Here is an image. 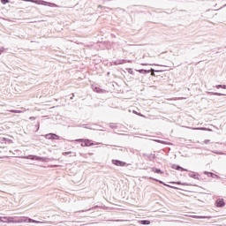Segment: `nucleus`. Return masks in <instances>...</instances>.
<instances>
[{"label":"nucleus","mask_w":226,"mask_h":226,"mask_svg":"<svg viewBox=\"0 0 226 226\" xmlns=\"http://www.w3.org/2000/svg\"><path fill=\"white\" fill-rule=\"evenodd\" d=\"M25 3H34V4H41L42 6H49V8H57V4L49 3L45 0H24Z\"/></svg>","instance_id":"nucleus-1"},{"label":"nucleus","mask_w":226,"mask_h":226,"mask_svg":"<svg viewBox=\"0 0 226 226\" xmlns=\"http://www.w3.org/2000/svg\"><path fill=\"white\" fill-rule=\"evenodd\" d=\"M136 72H139V73H141L142 75H147V73H151L152 77H158L156 73H162L163 71L154 70L151 68L150 70L139 69V70H136Z\"/></svg>","instance_id":"nucleus-2"},{"label":"nucleus","mask_w":226,"mask_h":226,"mask_svg":"<svg viewBox=\"0 0 226 226\" xmlns=\"http://www.w3.org/2000/svg\"><path fill=\"white\" fill-rule=\"evenodd\" d=\"M12 223H40V221H36L29 217H22L18 221L12 222Z\"/></svg>","instance_id":"nucleus-3"},{"label":"nucleus","mask_w":226,"mask_h":226,"mask_svg":"<svg viewBox=\"0 0 226 226\" xmlns=\"http://www.w3.org/2000/svg\"><path fill=\"white\" fill-rule=\"evenodd\" d=\"M26 160H35L36 162H50V159H49L48 157H41V156H38V155H27L25 157Z\"/></svg>","instance_id":"nucleus-4"},{"label":"nucleus","mask_w":226,"mask_h":226,"mask_svg":"<svg viewBox=\"0 0 226 226\" xmlns=\"http://www.w3.org/2000/svg\"><path fill=\"white\" fill-rule=\"evenodd\" d=\"M76 142H81L82 147H89L90 146H94L93 141L90 139H76Z\"/></svg>","instance_id":"nucleus-5"},{"label":"nucleus","mask_w":226,"mask_h":226,"mask_svg":"<svg viewBox=\"0 0 226 226\" xmlns=\"http://www.w3.org/2000/svg\"><path fill=\"white\" fill-rule=\"evenodd\" d=\"M148 179L153 180V181H155L156 183H160V185H163V186H168V188H173L174 190H177V187L172 186V185H169L165 184V182H163V181H162V180H159V179H157V178L149 177Z\"/></svg>","instance_id":"nucleus-6"},{"label":"nucleus","mask_w":226,"mask_h":226,"mask_svg":"<svg viewBox=\"0 0 226 226\" xmlns=\"http://www.w3.org/2000/svg\"><path fill=\"white\" fill-rule=\"evenodd\" d=\"M113 165H117V167H126V162L120 160H112Z\"/></svg>","instance_id":"nucleus-7"},{"label":"nucleus","mask_w":226,"mask_h":226,"mask_svg":"<svg viewBox=\"0 0 226 226\" xmlns=\"http://www.w3.org/2000/svg\"><path fill=\"white\" fill-rule=\"evenodd\" d=\"M171 169H174L175 170H180L181 172H188L187 169H185L177 164H173Z\"/></svg>","instance_id":"nucleus-8"},{"label":"nucleus","mask_w":226,"mask_h":226,"mask_svg":"<svg viewBox=\"0 0 226 226\" xmlns=\"http://www.w3.org/2000/svg\"><path fill=\"white\" fill-rule=\"evenodd\" d=\"M189 177H192V179H198V181H200V175L196 172H191L188 174Z\"/></svg>","instance_id":"nucleus-9"},{"label":"nucleus","mask_w":226,"mask_h":226,"mask_svg":"<svg viewBox=\"0 0 226 226\" xmlns=\"http://www.w3.org/2000/svg\"><path fill=\"white\" fill-rule=\"evenodd\" d=\"M215 205L217 207H224L225 206V200L223 199H218L215 201Z\"/></svg>","instance_id":"nucleus-10"},{"label":"nucleus","mask_w":226,"mask_h":226,"mask_svg":"<svg viewBox=\"0 0 226 226\" xmlns=\"http://www.w3.org/2000/svg\"><path fill=\"white\" fill-rule=\"evenodd\" d=\"M92 89L93 91H94L95 93H105V90L100 88V87H98V85H92Z\"/></svg>","instance_id":"nucleus-11"},{"label":"nucleus","mask_w":226,"mask_h":226,"mask_svg":"<svg viewBox=\"0 0 226 226\" xmlns=\"http://www.w3.org/2000/svg\"><path fill=\"white\" fill-rule=\"evenodd\" d=\"M12 217H0V222H4V223H11Z\"/></svg>","instance_id":"nucleus-12"},{"label":"nucleus","mask_w":226,"mask_h":226,"mask_svg":"<svg viewBox=\"0 0 226 226\" xmlns=\"http://www.w3.org/2000/svg\"><path fill=\"white\" fill-rule=\"evenodd\" d=\"M209 96H225L224 94L218 92H208Z\"/></svg>","instance_id":"nucleus-13"},{"label":"nucleus","mask_w":226,"mask_h":226,"mask_svg":"<svg viewBox=\"0 0 226 226\" xmlns=\"http://www.w3.org/2000/svg\"><path fill=\"white\" fill-rule=\"evenodd\" d=\"M192 218H196L197 220H204V219H210L211 216H206V215H193Z\"/></svg>","instance_id":"nucleus-14"},{"label":"nucleus","mask_w":226,"mask_h":226,"mask_svg":"<svg viewBox=\"0 0 226 226\" xmlns=\"http://www.w3.org/2000/svg\"><path fill=\"white\" fill-rule=\"evenodd\" d=\"M205 176H207L208 177H218V175L209 172V171H204Z\"/></svg>","instance_id":"nucleus-15"},{"label":"nucleus","mask_w":226,"mask_h":226,"mask_svg":"<svg viewBox=\"0 0 226 226\" xmlns=\"http://www.w3.org/2000/svg\"><path fill=\"white\" fill-rule=\"evenodd\" d=\"M139 223H140V225H151V221H149V220H141V221H139Z\"/></svg>","instance_id":"nucleus-16"},{"label":"nucleus","mask_w":226,"mask_h":226,"mask_svg":"<svg viewBox=\"0 0 226 226\" xmlns=\"http://www.w3.org/2000/svg\"><path fill=\"white\" fill-rule=\"evenodd\" d=\"M152 172H154L155 174H163V171L158 168H152Z\"/></svg>","instance_id":"nucleus-17"},{"label":"nucleus","mask_w":226,"mask_h":226,"mask_svg":"<svg viewBox=\"0 0 226 226\" xmlns=\"http://www.w3.org/2000/svg\"><path fill=\"white\" fill-rule=\"evenodd\" d=\"M102 128V125H98L96 124H91V129L90 130H100Z\"/></svg>","instance_id":"nucleus-18"},{"label":"nucleus","mask_w":226,"mask_h":226,"mask_svg":"<svg viewBox=\"0 0 226 226\" xmlns=\"http://www.w3.org/2000/svg\"><path fill=\"white\" fill-rule=\"evenodd\" d=\"M44 137L48 139V140H54V133H48Z\"/></svg>","instance_id":"nucleus-19"},{"label":"nucleus","mask_w":226,"mask_h":226,"mask_svg":"<svg viewBox=\"0 0 226 226\" xmlns=\"http://www.w3.org/2000/svg\"><path fill=\"white\" fill-rule=\"evenodd\" d=\"M1 142H7V144H13V140L8 139V138H2Z\"/></svg>","instance_id":"nucleus-20"},{"label":"nucleus","mask_w":226,"mask_h":226,"mask_svg":"<svg viewBox=\"0 0 226 226\" xmlns=\"http://www.w3.org/2000/svg\"><path fill=\"white\" fill-rule=\"evenodd\" d=\"M171 185H184V186H192V185L188 184V183H181V182H170Z\"/></svg>","instance_id":"nucleus-21"},{"label":"nucleus","mask_w":226,"mask_h":226,"mask_svg":"<svg viewBox=\"0 0 226 226\" xmlns=\"http://www.w3.org/2000/svg\"><path fill=\"white\" fill-rule=\"evenodd\" d=\"M147 157L148 158V160L150 162H153V160H154L156 158V154H147Z\"/></svg>","instance_id":"nucleus-22"},{"label":"nucleus","mask_w":226,"mask_h":226,"mask_svg":"<svg viewBox=\"0 0 226 226\" xmlns=\"http://www.w3.org/2000/svg\"><path fill=\"white\" fill-rule=\"evenodd\" d=\"M92 124H83L81 126L82 128H86L87 130H91Z\"/></svg>","instance_id":"nucleus-23"},{"label":"nucleus","mask_w":226,"mask_h":226,"mask_svg":"<svg viewBox=\"0 0 226 226\" xmlns=\"http://www.w3.org/2000/svg\"><path fill=\"white\" fill-rule=\"evenodd\" d=\"M194 130H201L202 132H209V129L207 127H196Z\"/></svg>","instance_id":"nucleus-24"},{"label":"nucleus","mask_w":226,"mask_h":226,"mask_svg":"<svg viewBox=\"0 0 226 226\" xmlns=\"http://www.w3.org/2000/svg\"><path fill=\"white\" fill-rule=\"evenodd\" d=\"M53 140H61V136L53 133Z\"/></svg>","instance_id":"nucleus-25"},{"label":"nucleus","mask_w":226,"mask_h":226,"mask_svg":"<svg viewBox=\"0 0 226 226\" xmlns=\"http://www.w3.org/2000/svg\"><path fill=\"white\" fill-rule=\"evenodd\" d=\"M126 63H132V60L120 59V64H124Z\"/></svg>","instance_id":"nucleus-26"},{"label":"nucleus","mask_w":226,"mask_h":226,"mask_svg":"<svg viewBox=\"0 0 226 226\" xmlns=\"http://www.w3.org/2000/svg\"><path fill=\"white\" fill-rule=\"evenodd\" d=\"M215 87L216 89H226V85H217Z\"/></svg>","instance_id":"nucleus-27"},{"label":"nucleus","mask_w":226,"mask_h":226,"mask_svg":"<svg viewBox=\"0 0 226 226\" xmlns=\"http://www.w3.org/2000/svg\"><path fill=\"white\" fill-rule=\"evenodd\" d=\"M113 64L115 66H119V64H121V60L119 59V60H117V61H113Z\"/></svg>","instance_id":"nucleus-28"},{"label":"nucleus","mask_w":226,"mask_h":226,"mask_svg":"<svg viewBox=\"0 0 226 226\" xmlns=\"http://www.w3.org/2000/svg\"><path fill=\"white\" fill-rule=\"evenodd\" d=\"M127 72H128V73H130V75H134L133 69L129 68V69H127Z\"/></svg>","instance_id":"nucleus-29"},{"label":"nucleus","mask_w":226,"mask_h":226,"mask_svg":"<svg viewBox=\"0 0 226 226\" xmlns=\"http://www.w3.org/2000/svg\"><path fill=\"white\" fill-rule=\"evenodd\" d=\"M2 4H8L10 3V0H0Z\"/></svg>","instance_id":"nucleus-30"},{"label":"nucleus","mask_w":226,"mask_h":226,"mask_svg":"<svg viewBox=\"0 0 226 226\" xmlns=\"http://www.w3.org/2000/svg\"><path fill=\"white\" fill-rule=\"evenodd\" d=\"M63 154L64 156H68V154H72V152H64Z\"/></svg>","instance_id":"nucleus-31"},{"label":"nucleus","mask_w":226,"mask_h":226,"mask_svg":"<svg viewBox=\"0 0 226 226\" xmlns=\"http://www.w3.org/2000/svg\"><path fill=\"white\" fill-rule=\"evenodd\" d=\"M157 142H159V144H167V142L166 141H163V140H157Z\"/></svg>","instance_id":"nucleus-32"},{"label":"nucleus","mask_w":226,"mask_h":226,"mask_svg":"<svg viewBox=\"0 0 226 226\" xmlns=\"http://www.w3.org/2000/svg\"><path fill=\"white\" fill-rule=\"evenodd\" d=\"M98 8H102V10H105L107 7H103L102 5L99 4Z\"/></svg>","instance_id":"nucleus-33"},{"label":"nucleus","mask_w":226,"mask_h":226,"mask_svg":"<svg viewBox=\"0 0 226 226\" xmlns=\"http://www.w3.org/2000/svg\"><path fill=\"white\" fill-rule=\"evenodd\" d=\"M204 142H205V144H208L210 142V140L209 139H206Z\"/></svg>","instance_id":"nucleus-34"},{"label":"nucleus","mask_w":226,"mask_h":226,"mask_svg":"<svg viewBox=\"0 0 226 226\" xmlns=\"http://www.w3.org/2000/svg\"><path fill=\"white\" fill-rule=\"evenodd\" d=\"M40 130V123L37 124V131Z\"/></svg>","instance_id":"nucleus-35"},{"label":"nucleus","mask_w":226,"mask_h":226,"mask_svg":"<svg viewBox=\"0 0 226 226\" xmlns=\"http://www.w3.org/2000/svg\"><path fill=\"white\" fill-rule=\"evenodd\" d=\"M110 1H113V0H103L104 3H109Z\"/></svg>","instance_id":"nucleus-36"},{"label":"nucleus","mask_w":226,"mask_h":226,"mask_svg":"<svg viewBox=\"0 0 226 226\" xmlns=\"http://www.w3.org/2000/svg\"><path fill=\"white\" fill-rule=\"evenodd\" d=\"M74 96H75V94H72V96L70 98V100H73Z\"/></svg>","instance_id":"nucleus-37"},{"label":"nucleus","mask_w":226,"mask_h":226,"mask_svg":"<svg viewBox=\"0 0 226 226\" xmlns=\"http://www.w3.org/2000/svg\"><path fill=\"white\" fill-rule=\"evenodd\" d=\"M216 154H222V152H215Z\"/></svg>","instance_id":"nucleus-38"},{"label":"nucleus","mask_w":226,"mask_h":226,"mask_svg":"<svg viewBox=\"0 0 226 226\" xmlns=\"http://www.w3.org/2000/svg\"><path fill=\"white\" fill-rule=\"evenodd\" d=\"M110 128L114 129V128H116V126H114V125H110Z\"/></svg>","instance_id":"nucleus-39"},{"label":"nucleus","mask_w":226,"mask_h":226,"mask_svg":"<svg viewBox=\"0 0 226 226\" xmlns=\"http://www.w3.org/2000/svg\"><path fill=\"white\" fill-rule=\"evenodd\" d=\"M155 75H156L155 77H160V74H158V73H157V74H155Z\"/></svg>","instance_id":"nucleus-40"},{"label":"nucleus","mask_w":226,"mask_h":226,"mask_svg":"<svg viewBox=\"0 0 226 226\" xmlns=\"http://www.w3.org/2000/svg\"><path fill=\"white\" fill-rule=\"evenodd\" d=\"M30 119H34V117H31Z\"/></svg>","instance_id":"nucleus-41"},{"label":"nucleus","mask_w":226,"mask_h":226,"mask_svg":"<svg viewBox=\"0 0 226 226\" xmlns=\"http://www.w3.org/2000/svg\"><path fill=\"white\" fill-rule=\"evenodd\" d=\"M107 75H110V72H108Z\"/></svg>","instance_id":"nucleus-42"},{"label":"nucleus","mask_w":226,"mask_h":226,"mask_svg":"<svg viewBox=\"0 0 226 226\" xmlns=\"http://www.w3.org/2000/svg\"><path fill=\"white\" fill-rule=\"evenodd\" d=\"M139 116H141V117H142V114L139 113Z\"/></svg>","instance_id":"nucleus-43"},{"label":"nucleus","mask_w":226,"mask_h":226,"mask_svg":"<svg viewBox=\"0 0 226 226\" xmlns=\"http://www.w3.org/2000/svg\"><path fill=\"white\" fill-rule=\"evenodd\" d=\"M1 53H2V51L0 50V56H1Z\"/></svg>","instance_id":"nucleus-44"}]
</instances>
